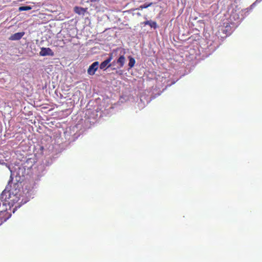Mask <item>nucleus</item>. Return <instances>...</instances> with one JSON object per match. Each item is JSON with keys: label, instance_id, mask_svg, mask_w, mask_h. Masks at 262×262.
I'll return each mask as SVG.
<instances>
[{"label": "nucleus", "instance_id": "11", "mask_svg": "<svg viewBox=\"0 0 262 262\" xmlns=\"http://www.w3.org/2000/svg\"><path fill=\"white\" fill-rule=\"evenodd\" d=\"M142 24L144 25H149V20L145 21L143 22Z\"/></svg>", "mask_w": 262, "mask_h": 262}, {"label": "nucleus", "instance_id": "7", "mask_svg": "<svg viewBox=\"0 0 262 262\" xmlns=\"http://www.w3.org/2000/svg\"><path fill=\"white\" fill-rule=\"evenodd\" d=\"M128 58H129L128 66L129 67V68L130 69V68H132L134 66L136 61H135V59L131 56H129Z\"/></svg>", "mask_w": 262, "mask_h": 262}, {"label": "nucleus", "instance_id": "9", "mask_svg": "<svg viewBox=\"0 0 262 262\" xmlns=\"http://www.w3.org/2000/svg\"><path fill=\"white\" fill-rule=\"evenodd\" d=\"M32 9V7L31 6H21L19 7L18 11H28Z\"/></svg>", "mask_w": 262, "mask_h": 262}, {"label": "nucleus", "instance_id": "6", "mask_svg": "<svg viewBox=\"0 0 262 262\" xmlns=\"http://www.w3.org/2000/svg\"><path fill=\"white\" fill-rule=\"evenodd\" d=\"M125 57L123 56H121L117 60V63L119 64L120 67H122L125 62Z\"/></svg>", "mask_w": 262, "mask_h": 262}, {"label": "nucleus", "instance_id": "1", "mask_svg": "<svg viewBox=\"0 0 262 262\" xmlns=\"http://www.w3.org/2000/svg\"><path fill=\"white\" fill-rule=\"evenodd\" d=\"M39 55L41 56H53L54 55V53L50 48L42 47L41 48V51L39 52Z\"/></svg>", "mask_w": 262, "mask_h": 262}, {"label": "nucleus", "instance_id": "10", "mask_svg": "<svg viewBox=\"0 0 262 262\" xmlns=\"http://www.w3.org/2000/svg\"><path fill=\"white\" fill-rule=\"evenodd\" d=\"M149 26L151 27V28H152L154 29H157L158 28V25H157V24L156 23V21H152L151 20H149Z\"/></svg>", "mask_w": 262, "mask_h": 262}, {"label": "nucleus", "instance_id": "3", "mask_svg": "<svg viewBox=\"0 0 262 262\" xmlns=\"http://www.w3.org/2000/svg\"><path fill=\"white\" fill-rule=\"evenodd\" d=\"M112 56L105 60L100 65V68L102 70H106L111 66L110 61L112 59Z\"/></svg>", "mask_w": 262, "mask_h": 262}, {"label": "nucleus", "instance_id": "12", "mask_svg": "<svg viewBox=\"0 0 262 262\" xmlns=\"http://www.w3.org/2000/svg\"><path fill=\"white\" fill-rule=\"evenodd\" d=\"M137 14H138V15H141V14H140V13H137Z\"/></svg>", "mask_w": 262, "mask_h": 262}, {"label": "nucleus", "instance_id": "2", "mask_svg": "<svg viewBox=\"0 0 262 262\" xmlns=\"http://www.w3.org/2000/svg\"><path fill=\"white\" fill-rule=\"evenodd\" d=\"M99 67V62L95 61L93 63L89 68L88 70V73L90 75H93L95 74V72L98 69Z\"/></svg>", "mask_w": 262, "mask_h": 262}, {"label": "nucleus", "instance_id": "8", "mask_svg": "<svg viewBox=\"0 0 262 262\" xmlns=\"http://www.w3.org/2000/svg\"><path fill=\"white\" fill-rule=\"evenodd\" d=\"M152 5V3L149 4H144V5H141L139 8H137V10H142L143 9L147 8Z\"/></svg>", "mask_w": 262, "mask_h": 262}, {"label": "nucleus", "instance_id": "5", "mask_svg": "<svg viewBox=\"0 0 262 262\" xmlns=\"http://www.w3.org/2000/svg\"><path fill=\"white\" fill-rule=\"evenodd\" d=\"M86 9L81 7H75L74 8V11L79 15H84L86 12Z\"/></svg>", "mask_w": 262, "mask_h": 262}, {"label": "nucleus", "instance_id": "4", "mask_svg": "<svg viewBox=\"0 0 262 262\" xmlns=\"http://www.w3.org/2000/svg\"><path fill=\"white\" fill-rule=\"evenodd\" d=\"M24 32H18L12 35L9 39L12 40H17L20 39L24 35Z\"/></svg>", "mask_w": 262, "mask_h": 262}]
</instances>
